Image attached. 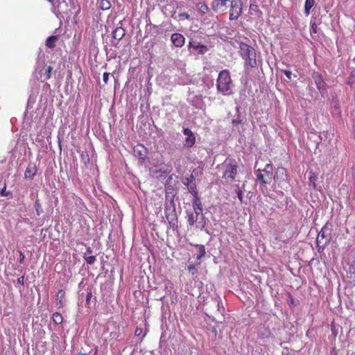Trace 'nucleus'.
Segmentation results:
<instances>
[{
    "instance_id": "nucleus-1",
    "label": "nucleus",
    "mask_w": 355,
    "mask_h": 355,
    "mask_svg": "<svg viewBox=\"0 0 355 355\" xmlns=\"http://www.w3.org/2000/svg\"><path fill=\"white\" fill-rule=\"evenodd\" d=\"M223 172L222 178L227 183H232L236 181L238 175L239 166L234 159H226L223 163Z\"/></svg>"
},
{
    "instance_id": "nucleus-2",
    "label": "nucleus",
    "mask_w": 355,
    "mask_h": 355,
    "mask_svg": "<svg viewBox=\"0 0 355 355\" xmlns=\"http://www.w3.org/2000/svg\"><path fill=\"white\" fill-rule=\"evenodd\" d=\"M232 80L230 73L227 69H224L218 73L216 81V88L218 92L224 96L231 94Z\"/></svg>"
},
{
    "instance_id": "nucleus-3",
    "label": "nucleus",
    "mask_w": 355,
    "mask_h": 355,
    "mask_svg": "<svg viewBox=\"0 0 355 355\" xmlns=\"http://www.w3.org/2000/svg\"><path fill=\"white\" fill-rule=\"evenodd\" d=\"M240 54L245 60V67L254 68L257 66V54L252 46L241 42L240 44Z\"/></svg>"
},
{
    "instance_id": "nucleus-4",
    "label": "nucleus",
    "mask_w": 355,
    "mask_h": 355,
    "mask_svg": "<svg viewBox=\"0 0 355 355\" xmlns=\"http://www.w3.org/2000/svg\"><path fill=\"white\" fill-rule=\"evenodd\" d=\"M273 167L271 164H267L265 168L258 169L256 171L257 180L262 185L270 184L273 179Z\"/></svg>"
},
{
    "instance_id": "nucleus-5",
    "label": "nucleus",
    "mask_w": 355,
    "mask_h": 355,
    "mask_svg": "<svg viewBox=\"0 0 355 355\" xmlns=\"http://www.w3.org/2000/svg\"><path fill=\"white\" fill-rule=\"evenodd\" d=\"M230 5L229 19L236 21L243 13V2L241 0H231Z\"/></svg>"
},
{
    "instance_id": "nucleus-6",
    "label": "nucleus",
    "mask_w": 355,
    "mask_h": 355,
    "mask_svg": "<svg viewBox=\"0 0 355 355\" xmlns=\"http://www.w3.org/2000/svg\"><path fill=\"white\" fill-rule=\"evenodd\" d=\"M331 233L327 225H324L319 232L317 239L316 244L319 249H324L325 246L331 241Z\"/></svg>"
},
{
    "instance_id": "nucleus-7",
    "label": "nucleus",
    "mask_w": 355,
    "mask_h": 355,
    "mask_svg": "<svg viewBox=\"0 0 355 355\" xmlns=\"http://www.w3.org/2000/svg\"><path fill=\"white\" fill-rule=\"evenodd\" d=\"M188 223L190 225L196 224V227L202 228L205 225V216L201 214L191 213L188 216Z\"/></svg>"
},
{
    "instance_id": "nucleus-8",
    "label": "nucleus",
    "mask_w": 355,
    "mask_h": 355,
    "mask_svg": "<svg viewBox=\"0 0 355 355\" xmlns=\"http://www.w3.org/2000/svg\"><path fill=\"white\" fill-rule=\"evenodd\" d=\"M231 0H213L211 8L214 12H223L227 10Z\"/></svg>"
},
{
    "instance_id": "nucleus-9",
    "label": "nucleus",
    "mask_w": 355,
    "mask_h": 355,
    "mask_svg": "<svg viewBox=\"0 0 355 355\" xmlns=\"http://www.w3.org/2000/svg\"><path fill=\"white\" fill-rule=\"evenodd\" d=\"M165 216L168 222V225L171 228L175 230L178 228V216L175 211V209L173 208L172 209H165Z\"/></svg>"
},
{
    "instance_id": "nucleus-10",
    "label": "nucleus",
    "mask_w": 355,
    "mask_h": 355,
    "mask_svg": "<svg viewBox=\"0 0 355 355\" xmlns=\"http://www.w3.org/2000/svg\"><path fill=\"white\" fill-rule=\"evenodd\" d=\"M312 78L320 92L321 94L327 91V84L323 79L322 75L318 71H313Z\"/></svg>"
},
{
    "instance_id": "nucleus-11",
    "label": "nucleus",
    "mask_w": 355,
    "mask_h": 355,
    "mask_svg": "<svg viewBox=\"0 0 355 355\" xmlns=\"http://www.w3.org/2000/svg\"><path fill=\"white\" fill-rule=\"evenodd\" d=\"M51 6V11L56 15L59 16L64 8L67 6L65 0H53V3H49Z\"/></svg>"
},
{
    "instance_id": "nucleus-12",
    "label": "nucleus",
    "mask_w": 355,
    "mask_h": 355,
    "mask_svg": "<svg viewBox=\"0 0 355 355\" xmlns=\"http://www.w3.org/2000/svg\"><path fill=\"white\" fill-rule=\"evenodd\" d=\"M183 133L186 136L184 145L185 147L191 148L196 143V136L189 128H184Z\"/></svg>"
},
{
    "instance_id": "nucleus-13",
    "label": "nucleus",
    "mask_w": 355,
    "mask_h": 355,
    "mask_svg": "<svg viewBox=\"0 0 355 355\" xmlns=\"http://www.w3.org/2000/svg\"><path fill=\"white\" fill-rule=\"evenodd\" d=\"M189 49H193L197 51L200 55H203L208 51V48L206 45L201 44L196 41H190L188 44Z\"/></svg>"
},
{
    "instance_id": "nucleus-14",
    "label": "nucleus",
    "mask_w": 355,
    "mask_h": 355,
    "mask_svg": "<svg viewBox=\"0 0 355 355\" xmlns=\"http://www.w3.org/2000/svg\"><path fill=\"white\" fill-rule=\"evenodd\" d=\"M171 40L174 46L176 47H182L185 43L184 37L178 33H175L171 35Z\"/></svg>"
},
{
    "instance_id": "nucleus-15",
    "label": "nucleus",
    "mask_w": 355,
    "mask_h": 355,
    "mask_svg": "<svg viewBox=\"0 0 355 355\" xmlns=\"http://www.w3.org/2000/svg\"><path fill=\"white\" fill-rule=\"evenodd\" d=\"M37 168L36 166V164L35 163L28 164L24 173L25 178L33 180L37 174Z\"/></svg>"
},
{
    "instance_id": "nucleus-16",
    "label": "nucleus",
    "mask_w": 355,
    "mask_h": 355,
    "mask_svg": "<svg viewBox=\"0 0 355 355\" xmlns=\"http://www.w3.org/2000/svg\"><path fill=\"white\" fill-rule=\"evenodd\" d=\"M66 293L64 289H60L56 294V300L58 301V308H62L65 306L66 299H65Z\"/></svg>"
},
{
    "instance_id": "nucleus-17",
    "label": "nucleus",
    "mask_w": 355,
    "mask_h": 355,
    "mask_svg": "<svg viewBox=\"0 0 355 355\" xmlns=\"http://www.w3.org/2000/svg\"><path fill=\"white\" fill-rule=\"evenodd\" d=\"M125 34V30L124 28L121 26L116 27L112 32V37L114 40H121Z\"/></svg>"
},
{
    "instance_id": "nucleus-18",
    "label": "nucleus",
    "mask_w": 355,
    "mask_h": 355,
    "mask_svg": "<svg viewBox=\"0 0 355 355\" xmlns=\"http://www.w3.org/2000/svg\"><path fill=\"white\" fill-rule=\"evenodd\" d=\"M193 208L196 214H202V205L199 197H196L193 199Z\"/></svg>"
},
{
    "instance_id": "nucleus-19",
    "label": "nucleus",
    "mask_w": 355,
    "mask_h": 355,
    "mask_svg": "<svg viewBox=\"0 0 355 355\" xmlns=\"http://www.w3.org/2000/svg\"><path fill=\"white\" fill-rule=\"evenodd\" d=\"M58 40V35H51L49 37L45 42L46 47L49 49H54L55 46V42Z\"/></svg>"
},
{
    "instance_id": "nucleus-20",
    "label": "nucleus",
    "mask_w": 355,
    "mask_h": 355,
    "mask_svg": "<svg viewBox=\"0 0 355 355\" xmlns=\"http://www.w3.org/2000/svg\"><path fill=\"white\" fill-rule=\"evenodd\" d=\"M197 10L202 14H207L209 12V8L205 2H199L196 4Z\"/></svg>"
},
{
    "instance_id": "nucleus-21",
    "label": "nucleus",
    "mask_w": 355,
    "mask_h": 355,
    "mask_svg": "<svg viewBox=\"0 0 355 355\" xmlns=\"http://www.w3.org/2000/svg\"><path fill=\"white\" fill-rule=\"evenodd\" d=\"M315 0H306L304 4V13L306 16L309 15L311 9L315 6Z\"/></svg>"
},
{
    "instance_id": "nucleus-22",
    "label": "nucleus",
    "mask_w": 355,
    "mask_h": 355,
    "mask_svg": "<svg viewBox=\"0 0 355 355\" xmlns=\"http://www.w3.org/2000/svg\"><path fill=\"white\" fill-rule=\"evenodd\" d=\"M52 320L53 322L57 325L62 324L63 322L62 315L58 312H55L53 314Z\"/></svg>"
},
{
    "instance_id": "nucleus-23",
    "label": "nucleus",
    "mask_w": 355,
    "mask_h": 355,
    "mask_svg": "<svg viewBox=\"0 0 355 355\" xmlns=\"http://www.w3.org/2000/svg\"><path fill=\"white\" fill-rule=\"evenodd\" d=\"M348 273L355 282V259L349 264Z\"/></svg>"
},
{
    "instance_id": "nucleus-24",
    "label": "nucleus",
    "mask_w": 355,
    "mask_h": 355,
    "mask_svg": "<svg viewBox=\"0 0 355 355\" xmlns=\"http://www.w3.org/2000/svg\"><path fill=\"white\" fill-rule=\"evenodd\" d=\"M158 167L159 168V171L164 174L170 173L172 171V168L171 166H169L164 163L160 164L158 166Z\"/></svg>"
},
{
    "instance_id": "nucleus-25",
    "label": "nucleus",
    "mask_w": 355,
    "mask_h": 355,
    "mask_svg": "<svg viewBox=\"0 0 355 355\" xmlns=\"http://www.w3.org/2000/svg\"><path fill=\"white\" fill-rule=\"evenodd\" d=\"M99 6L101 9L103 10H107L110 8L111 3L108 0H101L99 3Z\"/></svg>"
},
{
    "instance_id": "nucleus-26",
    "label": "nucleus",
    "mask_w": 355,
    "mask_h": 355,
    "mask_svg": "<svg viewBox=\"0 0 355 355\" xmlns=\"http://www.w3.org/2000/svg\"><path fill=\"white\" fill-rule=\"evenodd\" d=\"M196 246L198 248L199 250L196 258L197 259H200L205 255V248L203 245H197Z\"/></svg>"
},
{
    "instance_id": "nucleus-27",
    "label": "nucleus",
    "mask_w": 355,
    "mask_h": 355,
    "mask_svg": "<svg viewBox=\"0 0 355 355\" xmlns=\"http://www.w3.org/2000/svg\"><path fill=\"white\" fill-rule=\"evenodd\" d=\"M84 259L86 261L87 263L89 264V265H92L95 263V261H96V258L95 256H93V255H89V256H86L84 255Z\"/></svg>"
},
{
    "instance_id": "nucleus-28",
    "label": "nucleus",
    "mask_w": 355,
    "mask_h": 355,
    "mask_svg": "<svg viewBox=\"0 0 355 355\" xmlns=\"http://www.w3.org/2000/svg\"><path fill=\"white\" fill-rule=\"evenodd\" d=\"M81 161L86 165L89 162V155L87 152H83L80 155Z\"/></svg>"
},
{
    "instance_id": "nucleus-29",
    "label": "nucleus",
    "mask_w": 355,
    "mask_h": 355,
    "mask_svg": "<svg viewBox=\"0 0 355 355\" xmlns=\"http://www.w3.org/2000/svg\"><path fill=\"white\" fill-rule=\"evenodd\" d=\"M53 70V67L51 66H49L44 73L45 79L49 80L51 76V72Z\"/></svg>"
},
{
    "instance_id": "nucleus-30",
    "label": "nucleus",
    "mask_w": 355,
    "mask_h": 355,
    "mask_svg": "<svg viewBox=\"0 0 355 355\" xmlns=\"http://www.w3.org/2000/svg\"><path fill=\"white\" fill-rule=\"evenodd\" d=\"M189 193H191L192 194L193 198H196V197H198V191L196 190V186H194V187H191V186L189 188Z\"/></svg>"
},
{
    "instance_id": "nucleus-31",
    "label": "nucleus",
    "mask_w": 355,
    "mask_h": 355,
    "mask_svg": "<svg viewBox=\"0 0 355 355\" xmlns=\"http://www.w3.org/2000/svg\"><path fill=\"white\" fill-rule=\"evenodd\" d=\"M236 187H237V189L236 190V193L237 197L239 198L240 202L242 203L243 202V191L240 187H239V186H236Z\"/></svg>"
},
{
    "instance_id": "nucleus-32",
    "label": "nucleus",
    "mask_w": 355,
    "mask_h": 355,
    "mask_svg": "<svg viewBox=\"0 0 355 355\" xmlns=\"http://www.w3.org/2000/svg\"><path fill=\"white\" fill-rule=\"evenodd\" d=\"M0 194L2 196H8L10 194V191L6 190V185L4 184L3 187L1 189Z\"/></svg>"
},
{
    "instance_id": "nucleus-33",
    "label": "nucleus",
    "mask_w": 355,
    "mask_h": 355,
    "mask_svg": "<svg viewBox=\"0 0 355 355\" xmlns=\"http://www.w3.org/2000/svg\"><path fill=\"white\" fill-rule=\"evenodd\" d=\"M298 304V302L295 300L293 297L289 294V300H288V304L291 306H296Z\"/></svg>"
},
{
    "instance_id": "nucleus-34",
    "label": "nucleus",
    "mask_w": 355,
    "mask_h": 355,
    "mask_svg": "<svg viewBox=\"0 0 355 355\" xmlns=\"http://www.w3.org/2000/svg\"><path fill=\"white\" fill-rule=\"evenodd\" d=\"M35 210H36V212H37V214L39 216L40 215V209H41V204L40 202V200H37L35 202Z\"/></svg>"
},
{
    "instance_id": "nucleus-35",
    "label": "nucleus",
    "mask_w": 355,
    "mask_h": 355,
    "mask_svg": "<svg viewBox=\"0 0 355 355\" xmlns=\"http://www.w3.org/2000/svg\"><path fill=\"white\" fill-rule=\"evenodd\" d=\"M318 32V26L315 23H312L311 25V33H316Z\"/></svg>"
},
{
    "instance_id": "nucleus-36",
    "label": "nucleus",
    "mask_w": 355,
    "mask_h": 355,
    "mask_svg": "<svg viewBox=\"0 0 355 355\" xmlns=\"http://www.w3.org/2000/svg\"><path fill=\"white\" fill-rule=\"evenodd\" d=\"M143 333V329L140 327H137L136 328L135 331V336L136 337H139Z\"/></svg>"
},
{
    "instance_id": "nucleus-37",
    "label": "nucleus",
    "mask_w": 355,
    "mask_h": 355,
    "mask_svg": "<svg viewBox=\"0 0 355 355\" xmlns=\"http://www.w3.org/2000/svg\"><path fill=\"white\" fill-rule=\"evenodd\" d=\"M282 71L288 79H291L292 73L291 71L284 69Z\"/></svg>"
},
{
    "instance_id": "nucleus-38",
    "label": "nucleus",
    "mask_w": 355,
    "mask_h": 355,
    "mask_svg": "<svg viewBox=\"0 0 355 355\" xmlns=\"http://www.w3.org/2000/svg\"><path fill=\"white\" fill-rule=\"evenodd\" d=\"M109 76H110V73L105 72L103 73V80L105 84L107 83Z\"/></svg>"
},
{
    "instance_id": "nucleus-39",
    "label": "nucleus",
    "mask_w": 355,
    "mask_h": 355,
    "mask_svg": "<svg viewBox=\"0 0 355 355\" xmlns=\"http://www.w3.org/2000/svg\"><path fill=\"white\" fill-rule=\"evenodd\" d=\"M19 262L20 263H24V259H25V256L24 254H23L22 252L19 251Z\"/></svg>"
},
{
    "instance_id": "nucleus-40",
    "label": "nucleus",
    "mask_w": 355,
    "mask_h": 355,
    "mask_svg": "<svg viewBox=\"0 0 355 355\" xmlns=\"http://www.w3.org/2000/svg\"><path fill=\"white\" fill-rule=\"evenodd\" d=\"M195 265L194 264H191L188 266V270L189 272H191L193 275L195 274Z\"/></svg>"
},
{
    "instance_id": "nucleus-41",
    "label": "nucleus",
    "mask_w": 355,
    "mask_h": 355,
    "mask_svg": "<svg viewBox=\"0 0 355 355\" xmlns=\"http://www.w3.org/2000/svg\"><path fill=\"white\" fill-rule=\"evenodd\" d=\"M17 283L21 286H24V276H21L17 279Z\"/></svg>"
},
{
    "instance_id": "nucleus-42",
    "label": "nucleus",
    "mask_w": 355,
    "mask_h": 355,
    "mask_svg": "<svg viewBox=\"0 0 355 355\" xmlns=\"http://www.w3.org/2000/svg\"><path fill=\"white\" fill-rule=\"evenodd\" d=\"M179 16H180V17H183V18H185V19H189V17H190V15H189L187 12H182V13H180V14L179 15Z\"/></svg>"
},
{
    "instance_id": "nucleus-43",
    "label": "nucleus",
    "mask_w": 355,
    "mask_h": 355,
    "mask_svg": "<svg viewBox=\"0 0 355 355\" xmlns=\"http://www.w3.org/2000/svg\"><path fill=\"white\" fill-rule=\"evenodd\" d=\"M92 293H91V292H88V293H87V295H86V302H87V303H89V302L90 299H91V297H92Z\"/></svg>"
},
{
    "instance_id": "nucleus-44",
    "label": "nucleus",
    "mask_w": 355,
    "mask_h": 355,
    "mask_svg": "<svg viewBox=\"0 0 355 355\" xmlns=\"http://www.w3.org/2000/svg\"><path fill=\"white\" fill-rule=\"evenodd\" d=\"M137 155L139 157L140 159H144L145 157H146V154L145 153H142L141 151H138L137 152Z\"/></svg>"
},
{
    "instance_id": "nucleus-45",
    "label": "nucleus",
    "mask_w": 355,
    "mask_h": 355,
    "mask_svg": "<svg viewBox=\"0 0 355 355\" xmlns=\"http://www.w3.org/2000/svg\"><path fill=\"white\" fill-rule=\"evenodd\" d=\"M92 253V250L90 247H87V250H86V252L85 253L84 255L86 254V256H87V254H91Z\"/></svg>"
},
{
    "instance_id": "nucleus-46",
    "label": "nucleus",
    "mask_w": 355,
    "mask_h": 355,
    "mask_svg": "<svg viewBox=\"0 0 355 355\" xmlns=\"http://www.w3.org/2000/svg\"><path fill=\"white\" fill-rule=\"evenodd\" d=\"M331 326V331H332L333 334H334V336H336L337 333L336 332L334 324L332 323Z\"/></svg>"
},
{
    "instance_id": "nucleus-47",
    "label": "nucleus",
    "mask_w": 355,
    "mask_h": 355,
    "mask_svg": "<svg viewBox=\"0 0 355 355\" xmlns=\"http://www.w3.org/2000/svg\"><path fill=\"white\" fill-rule=\"evenodd\" d=\"M145 336H146V334H144V335L143 336V337L141 338V341H142V340H143V338H144V337Z\"/></svg>"
},
{
    "instance_id": "nucleus-48",
    "label": "nucleus",
    "mask_w": 355,
    "mask_h": 355,
    "mask_svg": "<svg viewBox=\"0 0 355 355\" xmlns=\"http://www.w3.org/2000/svg\"><path fill=\"white\" fill-rule=\"evenodd\" d=\"M309 180L311 181V180H313V178H309Z\"/></svg>"
},
{
    "instance_id": "nucleus-49",
    "label": "nucleus",
    "mask_w": 355,
    "mask_h": 355,
    "mask_svg": "<svg viewBox=\"0 0 355 355\" xmlns=\"http://www.w3.org/2000/svg\"><path fill=\"white\" fill-rule=\"evenodd\" d=\"M309 180L311 181V180H313V178H309Z\"/></svg>"
},
{
    "instance_id": "nucleus-50",
    "label": "nucleus",
    "mask_w": 355,
    "mask_h": 355,
    "mask_svg": "<svg viewBox=\"0 0 355 355\" xmlns=\"http://www.w3.org/2000/svg\"><path fill=\"white\" fill-rule=\"evenodd\" d=\"M80 355H86V354H80Z\"/></svg>"
}]
</instances>
